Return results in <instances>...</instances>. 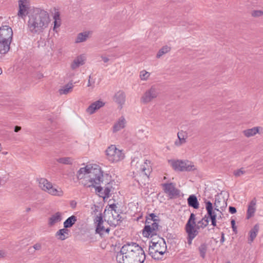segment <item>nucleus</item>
<instances>
[{
    "instance_id": "obj_1",
    "label": "nucleus",
    "mask_w": 263,
    "mask_h": 263,
    "mask_svg": "<svg viewBox=\"0 0 263 263\" xmlns=\"http://www.w3.org/2000/svg\"><path fill=\"white\" fill-rule=\"evenodd\" d=\"M77 178L86 187H94L100 197L108 198L111 186L107 184L104 189L99 186L103 182V172L101 167L96 164H89L81 167L77 172Z\"/></svg>"
},
{
    "instance_id": "obj_2",
    "label": "nucleus",
    "mask_w": 263,
    "mask_h": 263,
    "mask_svg": "<svg viewBox=\"0 0 263 263\" xmlns=\"http://www.w3.org/2000/svg\"><path fill=\"white\" fill-rule=\"evenodd\" d=\"M118 263H144L145 252L138 244L132 242L124 245L116 255Z\"/></svg>"
},
{
    "instance_id": "obj_3",
    "label": "nucleus",
    "mask_w": 263,
    "mask_h": 263,
    "mask_svg": "<svg viewBox=\"0 0 263 263\" xmlns=\"http://www.w3.org/2000/svg\"><path fill=\"white\" fill-rule=\"evenodd\" d=\"M51 20L49 13L42 9H36L29 16L27 30L32 35L43 34L48 28Z\"/></svg>"
},
{
    "instance_id": "obj_4",
    "label": "nucleus",
    "mask_w": 263,
    "mask_h": 263,
    "mask_svg": "<svg viewBox=\"0 0 263 263\" xmlns=\"http://www.w3.org/2000/svg\"><path fill=\"white\" fill-rule=\"evenodd\" d=\"M227 206V202L224 199L216 198L214 205L210 201H205V208L207 211L208 217L214 227L217 226V220L222 218V211Z\"/></svg>"
},
{
    "instance_id": "obj_5",
    "label": "nucleus",
    "mask_w": 263,
    "mask_h": 263,
    "mask_svg": "<svg viewBox=\"0 0 263 263\" xmlns=\"http://www.w3.org/2000/svg\"><path fill=\"white\" fill-rule=\"evenodd\" d=\"M39 185L43 191L50 195L59 197L64 195V192L61 187L53 184L45 178H41L39 180Z\"/></svg>"
},
{
    "instance_id": "obj_6",
    "label": "nucleus",
    "mask_w": 263,
    "mask_h": 263,
    "mask_svg": "<svg viewBox=\"0 0 263 263\" xmlns=\"http://www.w3.org/2000/svg\"><path fill=\"white\" fill-rule=\"evenodd\" d=\"M166 250V245L163 239L157 242H152L149 247V254L155 259H159Z\"/></svg>"
},
{
    "instance_id": "obj_7",
    "label": "nucleus",
    "mask_w": 263,
    "mask_h": 263,
    "mask_svg": "<svg viewBox=\"0 0 263 263\" xmlns=\"http://www.w3.org/2000/svg\"><path fill=\"white\" fill-rule=\"evenodd\" d=\"M107 160L111 163H117L122 160L125 155L123 151L118 148L116 145H111L105 151Z\"/></svg>"
},
{
    "instance_id": "obj_8",
    "label": "nucleus",
    "mask_w": 263,
    "mask_h": 263,
    "mask_svg": "<svg viewBox=\"0 0 263 263\" xmlns=\"http://www.w3.org/2000/svg\"><path fill=\"white\" fill-rule=\"evenodd\" d=\"M185 231L187 233V243L189 245L192 244V240L196 236L197 227L195 222V215L192 213L185 225Z\"/></svg>"
},
{
    "instance_id": "obj_9",
    "label": "nucleus",
    "mask_w": 263,
    "mask_h": 263,
    "mask_svg": "<svg viewBox=\"0 0 263 263\" xmlns=\"http://www.w3.org/2000/svg\"><path fill=\"white\" fill-rule=\"evenodd\" d=\"M168 163L176 171H191L195 169L193 163L188 160H170Z\"/></svg>"
},
{
    "instance_id": "obj_10",
    "label": "nucleus",
    "mask_w": 263,
    "mask_h": 263,
    "mask_svg": "<svg viewBox=\"0 0 263 263\" xmlns=\"http://www.w3.org/2000/svg\"><path fill=\"white\" fill-rule=\"evenodd\" d=\"M149 219L146 220V224L142 230V235L144 237L148 238L157 234L158 230V223L156 220L149 221Z\"/></svg>"
},
{
    "instance_id": "obj_11",
    "label": "nucleus",
    "mask_w": 263,
    "mask_h": 263,
    "mask_svg": "<svg viewBox=\"0 0 263 263\" xmlns=\"http://www.w3.org/2000/svg\"><path fill=\"white\" fill-rule=\"evenodd\" d=\"M159 94V88L157 85H152L147 89L141 98V102L144 104L151 102L156 98Z\"/></svg>"
},
{
    "instance_id": "obj_12",
    "label": "nucleus",
    "mask_w": 263,
    "mask_h": 263,
    "mask_svg": "<svg viewBox=\"0 0 263 263\" xmlns=\"http://www.w3.org/2000/svg\"><path fill=\"white\" fill-rule=\"evenodd\" d=\"M131 165L136 168L138 173H142L145 175L148 176L150 168L147 164V160L144 161L142 159L135 158L132 161Z\"/></svg>"
},
{
    "instance_id": "obj_13",
    "label": "nucleus",
    "mask_w": 263,
    "mask_h": 263,
    "mask_svg": "<svg viewBox=\"0 0 263 263\" xmlns=\"http://www.w3.org/2000/svg\"><path fill=\"white\" fill-rule=\"evenodd\" d=\"M12 36V29L9 26H3L0 28V41L11 43Z\"/></svg>"
},
{
    "instance_id": "obj_14",
    "label": "nucleus",
    "mask_w": 263,
    "mask_h": 263,
    "mask_svg": "<svg viewBox=\"0 0 263 263\" xmlns=\"http://www.w3.org/2000/svg\"><path fill=\"white\" fill-rule=\"evenodd\" d=\"M86 61V57L84 54H81L76 57L70 64V68L72 70L77 69L80 66L84 65Z\"/></svg>"
},
{
    "instance_id": "obj_15",
    "label": "nucleus",
    "mask_w": 263,
    "mask_h": 263,
    "mask_svg": "<svg viewBox=\"0 0 263 263\" xmlns=\"http://www.w3.org/2000/svg\"><path fill=\"white\" fill-rule=\"evenodd\" d=\"M164 192L172 198L179 194V191L175 187V185L173 183H164L162 184Z\"/></svg>"
},
{
    "instance_id": "obj_16",
    "label": "nucleus",
    "mask_w": 263,
    "mask_h": 263,
    "mask_svg": "<svg viewBox=\"0 0 263 263\" xmlns=\"http://www.w3.org/2000/svg\"><path fill=\"white\" fill-rule=\"evenodd\" d=\"M19 10L18 15L22 18L28 13L29 3L28 0H18Z\"/></svg>"
},
{
    "instance_id": "obj_17",
    "label": "nucleus",
    "mask_w": 263,
    "mask_h": 263,
    "mask_svg": "<svg viewBox=\"0 0 263 263\" xmlns=\"http://www.w3.org/2000/svg\"><path fill=\"white\" fill-rule=\"evenodd\" d=\"M62 220V213L57 212L50 216L48 220V225L50 227H53L60 222Z\"/></svg>"
},
{
    "instance_id": "obj_18",
    "label": "nucleus",
    "mask_w": 263,
    "mask_h": 263,
    "mask_svg": "<svg viewBox=\"0 0 263 263\" xmlns=\"http://www.w3.org/2000/svg\"><path fill=\"white\" fill-rule=\"evenodd\" d=\"M263 128L260 126H255L251 128L247 129L242 132L243 135L247 138L255 136L257 134H261Z\"/></svg>"
},
{
    "instance_id": "obj_19",
    "label": "nucleus",
    "mask_w": 263,
    "mask_h": 263,
    "mask_svg": "<svg viewBox=\"0 0 263 263\" xmlns=\"http://www.w3.org/2000/svg\"><path fill=\"white\" fill-rule=\"evenodd\" d=\"M105 103L101 100H98L92 103L86 109V112L89 115H92L97 110L102 107Z\"/></svg>"
},
{
    "instance_id": "obj_20",
    "label": "nucleus",
    "mask_w": 263,
    "mask_h": 263,
    "mask_svg": "<svg viewBox=\"0 0 263 263\" xmlns=\"http://www.w3.org/2000/svg\"><path fill=\"white\" fill-rule=\"evenodd\" d=\"M95 223L97 224L96 233L103 235L104 232L108 233L109 229L108 228L105 229L103 226V220L102 217L97 216L95 219Z\"/></svg>"
},
{
    "instance_id": "obj_21",
    "label": "nucleus",
    "mask_w": 263,
    "mask_h": 263,
    "mask_svg": "<svg viewBox=\"0 0 263 263\" xmlns=\"http://www.w3.org/2000/svg\"><path fill=\"white\" fill-rule=\"evenodd\" d=\"M126 121L124 117H120L114 124L112 127L113 133H117L123 129L126 125Z\"/></svg>"
},
{
    "instance_id": "obj_22",
    "label": "nucleus",
    "mask_w": 263,
    "mask_h": 263,
    "mask_svg": "<svg viewBox=\"0 0 263 263\" xmlns=\"http://www.w3.org/2000/svg\"><path fill=\"white\" fill-rule=\"evenodd\" d=\"M53 18L54 20V26L52 29L54 31L57 32L58 31L57 30V29L60 27L61 25V19L60 17V13L59 11L55 8L54 9Z\"/></svg>"
},
{
    "instance_id": "obj_23",
    "label": "nucleus",
    "mask_w": 263,
    "mask_h": 263,
    "mask_svg": "<svg viewBox=\"0 0 263 263\" xmlns=\"http://www.w3.org/2000/svg\"><path fill=\"white\" fill-rule=\"evenodd\" d=\"M178 139L175 141L174 144L176 146H180L186 142V139L187 137V133L183 130H181L177 133Z\"/></svg>"
},
{
    "instance_id": "obj_24",
    "label": "nucleus",
    "mask_w": 263,
    "mask_h": 263,
    "mask_svg": "<svg viewBox=\"0 0 263 263\" xmlns=\"http://www.w3.org/2000/svg\"><path fill=\"white\" fill-rule=\"evenodd\" d=\"M125 93L123 91H119L116 92L114 97V100L121 107L124 104L125 101Z\"/></svg>"
},
{
    "instance_id": "obj_25",
    "label": "nucleus",
    "mask_w": 263,
    "mask_h": 263,
    "mask_svg": "<svg viewBox=\"0 0 263 263\" xmlns=\"http://www.w3.org/2000/svg\"><path fill=\"white\" fill-rule=\"evenodd\" d=\"M256 200L255 199H253L249 203L247 213V219H250L254 215V213L256 211Z\"/></svg>"
},
{
    "instance_id": "obj_26",
    "label": "nucleus",
    "mask_w": 263,
    "mask_h": 263,
    "mask_svg": "<svg viewBox=\"0 0 263 263\" xmlns=\"http://www.w3.org/2000/svg\"><path fill=\"white\" fill-rule=\"evenodd\" d=\"M69 231L66 229L63 228L58 230L55 233V237L58 239L60 240H64L68 237Z\"/></svg>"
},
{
    "instance_id": "obj_27",
    "label": "nucleus",
    "mask_w": 263,
    "mask_h": 263,
    "mask_svg": "<svg viewBox=\"0 0 263 263\" xmlns=\"http://www.w3.org/2000/svg\"><path fill=\"white\" fill-rule=\"evenodd\" d=\"M91 34L90 31H84L79 33L75 40L76 43H80L86 41Z\"/></svg>"
},
{
    "instance_id": "obj_28",
    "label": "nucleus",
    "mask_w": 263,
    "mask_h": 263,
    "mask_svg": "<svg viewBox=\"0 0 263 263\" xmlns=\"http://www.w3.org/2000/svg\"><path fill=\"white\" fill-rule=\"evenodd\" d=\"M259 227L258 224H255L250 231V236L249 238V243H252L256 237L259 231Z\"/></svg>"
},
{
    "instance_id": "obj_29",
    "label": "nucleus",
    "mask_w": 263,
    "mask_h": 263,
    "mask_svg": "<svg viewBox=\"0 0 263 263\" xmlns=\"http://www.w3.org/2000/svg\"><path fill=\"white\" fill-rule=\"evenodd\" d=\"M11 42L4 41H0V54H5L10 49Z\"/></svg>"
},
{
    "instance_id": "obj_30",
    "label": "nucleus",
    "mask_w": 263,
    "mask_h": 263,
    "mask_svg": "<svg viewBox=\"0 0 263 263\" xmlns=\"http://www.w3.org/2000/svg\"><path fill=\"white\" fill-rule=\"evenodd\" d=\"M77 220V218L76 216L74 215L71 216L64 222V227L67 229V228L72 227Z\"/></svg>"
},
{
    "instance_id": "obj_31",
    "label": "nucleus",
    "mask_w": 263,
    "mask_h": 263,
    "mask_svg": "<svg viewBox=\"0 0 263 263\" xmlns=\"http://www.w3.org/2000/svg\"><path fill=\"white\" fill-rule=\"evenodd\" d=\"M73 87V84L72 83H69L60 88L59 92L60 95H66L72 91Z\"/></svg>"
},
{
    "instance_id": "obj_32",
    "label": "nucleus",
    "mask_w": 263,
    "mask_h": 263,
    "mask_svg": "<svg viewBox=\"0 0 263 263\" xmlns=\"http://www.w3.org/2000/svg\"><path fill=\"white\" fill-rule=\"evenodd\" d=\"M188 204L189 206L197 209V199L195 195H191L187 199Z\"/></svg>"
},
{
    "instance_id": "obj_33",
    "label": "nucleus",
    "mask_w": 263,
    "mask_h": 263,
    "mask_svg": "<svg viewBox=\"0 0 263 263\" xmlns=\"http://www.w3.org/2000/svg\"><path fill=\"white\" fill-rule=\"evenodd\" d=\"M171 50V47L168 46H164L162 47L158 52L156 57L160 58L163 54L168 52Z\"/></svg>"
},
{
    "instance_id": "obj_34",
    "label": "nucleus",
    "mask_w": 263,
    "mask_h": 263,
    "mask_svg": "<svg viewBox=\"0 0 263 263\" xmlns=\"http://www.w3.org/2000/svg\"><path fill=\"white\" fill-rule=\"evenodd\" d=\"M57 161L64 164H71L73 162V159L70 157H62L58 159Z\"/></svg>"
},
{
    "instance_id": "obj_35",
    "label": "nucleus",
    "mask_w": 263,
    "mask_h": 263,
    "mask_svg": "<svg viewBox=\"0 0 263 263\" xmlns=\"http://www.w3.org/2000/svg\"><path fill=\"white\" fill-rule=\"evenodd\" d=\"M151 73L145 70H142L140 72L139 77L142 81H147Z\"/></svg>"
},
{
    "instance_id": "obj_36",
    "label": "nucleus",
    "mask_w": 263,
    "mask_h": 263,
    "mask_svg": "<svg viewBox=\"0 0 263 263\" xmlns=\"http://www.w3.org/2000/svg\"><path fill=\"white\" fill-rule=\"evenodd\" d=\"M246 173V171L243 167H241L239 169H237L233 172V175L236 177H241Z\"/></svg>"
},
{
    "instance_id": "obj_37",
    "label": "nucleus",
    "mask_w": 263,
    "mask_h": 263,
    "mask_svg": "<svg viewBox=\"0 0 263 263\" xmlns=\"http://www.w3.org/2000/svg\"><path fill=\"white\" fill-rule=\"evenodd\" d=\"M207 248H208L207 245L205 244H202L200 247V248H199L200 254L201 257H202V258H204L205 257Z\"/></svg>"
},
{
    "instance_id": "obj_38",
    "label": "nucleus",
    "mask_w": 263,
    "mask_h": 263,
    "mask_svg": "<svg viewBox=\"0 0 263 263\" xmlns=\"http://www.w3.org/2000/svg\"><path fill=\"white\" fill-rule=\"evenodd\" d=\"M209 223V220L208 217H204L202 218V219L198 221V229L201 227L203 228L205 226H206Z\"/></svg>"
},
{
    "instance_id": "obj_39",
    "label": "nucleus",
    "mask_w": 263,
    "mask_h": 263,
    "mask_svg": "<svg viewBox=\"0 0 263 263\" xmlns=\"http://www.w3.org/2000/svg\"><path fill=\"white\" fill-rule=\"evenodd\" d=\"M252 16L253 17H259L263 15V11L262 10H253L251 13Z\"/></svg>"
},
{
    "instance_id": "obj_40",
    "label": "nucleus",
    "mask_w": 263,
    "mask_h": 263,
    "mask_svg": "<svg viewBox=\"0 0 263 263\" xmlns=\"http://www.w3.org/2000/svg\"><path fill=\"white\" fill-rule=\"evenodd\" d=\"M94 84H95V81L92 80V78L90 76L89 77L88 82L87 86L88 87H92V88L94 87Z\"/></svg>"
},
{
    "instance_id": "obj_41",
    "label": "nucleus",
    "mask_w": 263,
    "mask_h": 263,
    "mask_svg": "<svg viewBox=\"0 0 263 263\" xmlns=\"http://www.w3.org/2000/svg\"><path fill=\"white\" fill-rule=\"evenodd\" d=\"M117 208L116 204H111L109 205L108 208V210L110 211L111 212L114 211L116 213V208Z\"/></svg>"
},
{
    "instance_id": "obj_42",
    "label": "nucleus",
    "mask_w": 263,
    "mask_h": 263,
    "mask_svg": "<svg viewBox=\"0 0 263 263\" xmlns=\"http://www.w3.org/2000/svg\"><path fill=\"white\" fill-rule=\"evenodd\" d=\"M32 247L35 251H39L42 249V244L41 243H36Z\"/></svg>"
},
{
    "instance_id": "obj_43",
    "label": "nucleus",
    "mask_w": 263,
    "mask_h": 263,
    "mask_svg": "<svg viewBox=\"0 0 263 263\" xmlns=\"http://www.w3.org/2000/svg\"><path fill=\"white\" fill-rule=\"evenodd\" d=\"M100 57L104 63H107L109 61V59L104 54H101Z\"/></svg>"
},
{
    "instance_id": "obj_44",
    "label": "nucleus",
    "mask_w": 263,
    "mask_h": 263,
    "mask_svg": "<svg viewBox=\"0 0 263 263\" xmlns=\"http://www.w3.org/2000/svg\"><path fill=\"white\" fill-rule=\"evenodd\" d=\"M232 228L234 232L236 231V227L235 226V221L234 219H232L231 221Z\"/></svg>"
},
{
    "instance_id": "obj_45",
    "label": "nucleus",
    "mask_w": 263,
    "mask_h": 263,
    "mask_svg": "<svg viewBox=\"0 0 263 263\" xmlns=\"http://www.w3.org/2000/svg\"><path fill=\"white\" fill-rule=\"evenodd\" d=\"M7 255V253L4 250H0V259L5 257Z\"/></svg>"
},
{
    "instance_id": "obj_46",
    "label": "nucleus",
    "mask_w": 263,
    "mask_h": 263,
    "mask_svg": "<svg viewBox=\"0 0 263 263\" xmlns=\"http://www.w3.org/2000/svg\"><path fill=\"white\" fill-rule=\"evenodd\" d=\"M229 212L231 213V214H234L236 212V209L234 207H233V206H230L229 207Z\"/></svg>"
},
{
    "instance_id": "obj_47",
    "label": "nucleus",
    "mask_w": 263,
    "mask_h": 263,
    "mask_svg": "<svg viewBox=\"0 0 263 263\" xmlns=\"http://www.w3.org/2000/svg\"><path fill=\"white\" fill-rule=\"evenodd\" d=\"M70 204L71 207L72 208L74 209L76 208V206L77 205V202L75 201L72 200L70 202Z\"/></svg>"
},
{
    "instance_id": "obj_48",
    "label": "nucleus",
    "mask_w": 263,
    "mask_h": 263,
    "mask_svg": "<svg viewBox=\"0 0 263 263\" xmlns=\"http://www.w3.org/2000/svg\"><path fill=\"white\" fill-rule=\"evenodd\" d=\"M28 251L29 253L33 254L34 253V252L35 251V250L33 249V248L32 246V247H29L28 249Z\"/></svg>"
},
{
    "instance_id": "obj_49",
    "label": "nucleus",
    "mask_w": 263,
    "mask_h": 263,
    "mask_svg": "<svg viewBox=\"0 0 263 263\" xmlns=\"http://www.w3.org/2000/svg\"><path fill=\"white\" fill-rule=\"evenodd\" d=\"M149 217H151V218H147V219H146V220L149 219V221H151V219H152V220H155L154 219V218L156 217V216L155 215V214H150V215H149Z\"/></svg>"
},
{
    "instance_id": "obj_50",
    "label": "nucleus",
    "mask_w": 263,
    "mask_h": 263,
    "mask_svg": "<svg viewBox=\"0 0 263 263\" xmlns=\"http://www.w3.org/2000/svg\"><path fill=\"white\" fill-rule=\"evenodd\" d=\"M21 129V127L18 126H16L14 127V132H18Z\"/></svg>"
},
{
    "instance_id": "obj_51",
    "label": "nucleus",
    "mask_w": 263,
    "mask_h": 263,
    "mask_svg": "<svg viewBox=\"0 0 263 263\" xmlns=\"http://www.w3.org/2000/svg\"><path fill=\"white\" fill-rule=\"evenodd\" d=\"M225 240V239H224V234L222 233L221 234V239H220V242L221 243H223Z\"/></svg>"
},
{
    "instance_id": "obj_52",
    "label": "nucleus",
    "mask_w": 263,
    "mask_h": 263,
    "mask_svg": "<svg viewBox=\"0 0 263 263\" xmlns=\"http://www.w3.org/2000/svg\"><path fill=\"white\" fill-rule=\"evenodd\" d=\"M68 77H73V76H74V73H68Z\"/></svg>"
},
{
    "instance_id": "obj_53",
    "label": "nucleus",
    "mask_w": 263,
    "mask_h": 263,
    "mask_svg": "<svg viewBox=\"0 0 263 263\" xmlns=\"http://www.w3.org/2000/svg\"><path fill=\"white\" fill-rule=\"evenodd\" d=\"M2 154H3V155H7V154H8V152H3L2 153Z\"/></svg>"
},
{
    "instance_id": "obj_54",
    "label": "nucleus",
    "mask_w": 263,
    "mask_h": 263,
    "mask_svg": "<svg viewBox=\"0 0 263 263\" xmlns=\"http://www.w3.org/2000/svg\"><path fill=\"white\" fill-rule=\"evenodd\" d=\"M2 70L1 68H0V74L2 73Z\"/></svg>"
},
{
    "instance_id": "obj_55",
    "label": "nucleus",
    "mask_w": 263,
    "mask_h": 263,
    "mask_svg": "<svg viewBox=\"0 0 263 263\" xmlns=\"http://www.w3.org/2000/svg\"><path fill=\"white\" fill-rule=\"evenodd\" d=\"M30 210V209H28L27 211H29Z\"/></svg>"
},
{
    "instance_id": "obj_56",
    "label": "nucleus",
    "mask_w": 263,
    "mask_h": 263,
    "mask_svg": "<svg viewBox=\"0 0 263 263\" xmlns=\"http://www.w3.org/2000/svg\"><path fill=\"white\" fill-rule=\"evenodd\" d=\"M226 263H231L230 261H228Z\"/></svg>"
}]
</instances>
